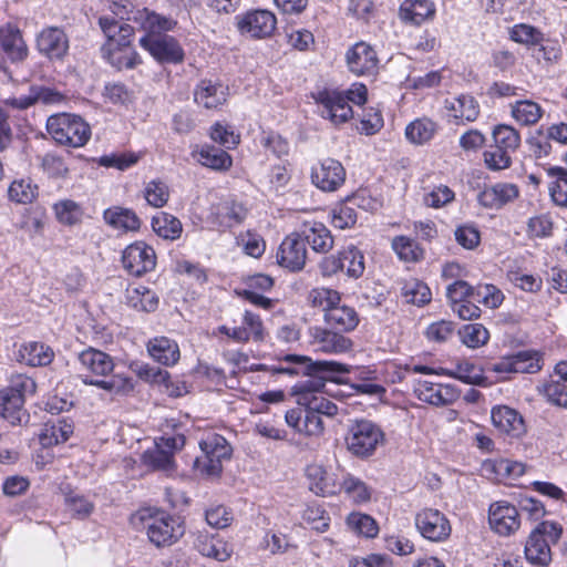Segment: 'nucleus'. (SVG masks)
I'll use <instances>...</instances> for the list:
<instances>
[{
  "label": "nucleus",
  "instance_id": "obj_1",
  "mask_svg": "<svg viewBox=\"0 0 567 567\" xmlns=\"http://www.w3.org/2000/svg\"><path fill=\"white\" fill-rule=\"evenodd\" d=\"M275 371L307 377L291 386L290 393L299 406L288 410L285 421L299 435L309 439L321 437L324 433L321 416L333 417L339 413L338 405L322 395L326 379L331 374L348 373V365L332 360L312 361L307 355L287 354Z\"/></svg>",
  "mask_w": 567,
  "mask_h": 567
},
{
  "label": "nucleus",
  "instance_id": "obj_2",
  "mask_svg": "<svg viewBox=\"0 0 567 567\" xmlns=\"http://www.w3.org/2000/svg\"><path fill=\"white\" fill-rule=\"evenodd\" d=\"M445 297L452 312L461 320H477L482 316V303L489 309H497L503 303V291L493 284L471 285L467 281L451 282L446 286Z\"/></svg>",
  "mask_w": 567,
  "mask_h": 567
},
{
  "label": "nucleus",
  "instance_id": "obj_3",
  "mask_svg": "<svg viewBox=\"0 0 567 567\" xmlns=\"http://www.w3.org/2000/svg\"><path fill=\"white\" fill-rule=\"evenodd\" d=\"M564 527L556 520H542L529 533L524 548L525 558L535 567H548L553 560L551 546L556 545Z\"/></svg>",
  "mask_w": 567,
  "mask_h": 567
},
{
  "label": "nucleus",
  "instance_id": "obj_4",
  "mask_svg": "<svg viewBox=\"0 0 567 567\" xmlns=\"http://www.w3.org/2000/svg\"><path fill=\"white\" fill-rule=\"evenodd\" d=\"M493 143L483 153L485 166L493 172L512 166V155L519 148L522 137L518 130L509 124H497L492 130Z\"/></svg>",
  "mask_w": 567,
  "mask_h": 567
},
{
  "label": "nucleus",
  "instance_id": "obj_5",
  "mask_svg": "<svg viewBox=\"0 0 567 567\" xmlns=\"http://www.w3.org/2000/svg\"><path fill=\"white\" fill-rule=\"evenodd\" d=\"M199 449L202 454L194 461L195 471L204 477H219L224 462L233 456L230 443L221 434L209 432L199 441Z\"/></svg>",
  "mask_w": 567,
  "mask_h": 567
},
{
  "label": "nucleus",
  "instance_id": "obj_6",
  "mask_svg": "<svg viewBox=\"0 0 567 567\" xmlns=\"http://www.w3.org/2000/svg\"><path fill=\"white\" fill-rule=\"evenodd\" d=\"M344 442L351 455L365 460L385 444L386 437L381 425L368 419H357L349 425Z\"/></svg>",
  "mask_w": 567,
  "mask_h": 567
},
{
  "label": "nucleus",
  "instance_id": "obj_7",
  "mask_svg": "<svg viewBox=\"0 0 567 567\" xmlns=\"http://www.w3.org/2000/svg\"><path fill=\"white\" fill-rule=\"evenodd\" d=\"M47 132L61 146L82 147L91 138V127L80 115L58 113L47 120Z\"/></svg>",
  "mask_w": 567,
  "mask_h": 567
},
{
  "label": "nucleus",
  "instance_id": "obj_8",
  "mask_svg": "<svg viewBox=\"0 0 567 567\" xmlns=\"http://www.w3.org/2000/svg\"><path fill=\"white\" fill-rule=\"evenodd\" d=\"M238 33L252 40L270 38L277 28V17L267 9H251L235 17Z\"/></svg>",
  "mask_w": 567,
  "mask_h": 567
},
{
  "label": "nucleus",
  "instance_id": "obj_9",
  "mask_svg": "<svg viewBox=\"0 0 567 567\" xmlns=\"http://www.w3.org/2000/svg\"><path fill=\"white\" fill-rule=\"evenodd\" d=\"M307 342L316 352L326 354H342L353 348V341L349 337L327 324L310 326L307 330Z\"/></svg>",
  "mask_w": 567,
  "mask_h": 567
},
{
  "label": "nucleus",
  "instance_id": "obj_10",
  "mask_svg": "<svg viewBox=\"0 0 567 567\" xmlns=\"http://www.w3.org/2000/svg\"><path fill=\"white\" fill-rule=\"evenodd\" d=\"M346 64L352 74L360 78H375L380 71V58L367 41H358L346 52Z\"/></svg>",
  "mask_w": 567,
  "mask_h": 567
},
{
  "label": "nucleus",
  "instance_id": "obj_11",
  "mask_svg": "<svg viewBox=\"0 0 567 567\" xmlns=\"http://www.w3.org/2000/svg\"><path fill=\"white\" fill-rule=\"evenodd\" d=\"M218 333L226 336L237 343L264 342L268 336L261 317L251 311L245 310L239 326L228 327L221 324L217 328Z\"/></svg>",
  "mask_w": 567,
  "mask_h": 567
},
{
  "label": "nucleus",
  "instance_id": "obj_12",
  "mask_svg": "<svg viewBox=\"0 0 567 567\" xmlns=\"http://www.w3.org/2000/svg\"><path fill=\"white\" fill-rule=\"evenodd\" d=\"M248 216V208L235 197H228L212 206L208 221L213 229L225 233L241 225Z\"/></svg>",
  "mask_w": 567,
  "mask_h": 567
},
{
  "label": "nucleus",
  "instance_id": "obj_13",
  "mask_svg": "<svg viewBox=\"0 0 567 567\" xmlns=\"http://www.w3.org/2000/svg\"><path fill=\"white\" fill-rule=\"evenodd\" d=\"M414 523L421 536L432 543H443L452 533L450 519L436 508L421 509L416 513Z\"/></svg>",
  "mask_w": 567,
  "mask_h": 567
},
{
  "label": "nucleus",
  "instance_id": "obj_14",
  "mask_svg": "<svg viewBox=\"0 0 567 567\" xmlns=\"http://www.w3.org/2000/svg\"><path fill=\"white\" fill-rule=\"evenodd\" d=\"M489 528L498 536L508 537L514 535L522 525L517 507L508 501H495L488 506Z\"/></svg>",
  "mask_w": 567,
  "mask_h": 567
},
{
  "label": "nucleus",
  "instance_id": "obj_15",
  "mask_svg": "<svg viewBox=\"0 0 567 567\" xmlns=\"http://www.w3.org/2000/svg\"><path fill=\"white\" fill-rule=\"evenodd\" d=\"M146 534L156 547L171 546L185 534V524L179 516L165 513L153 519Z\"/></svg>",
  "mask_w": 567,
  "mask_h": 567
},
{
  "label": "nucleus",
  "instance_id": "obj_16",
  "mask_svg": "<svg viewBox=\"0 0 567 567\" xmlns=\"http://www.w3.org/2000/svg\"><path fill=\"white\" fill-rule=\"evenodd\" d=\"M308 258V250L297 234L291 231L286 235L277 248L276 262L284 270L292 274L305 269Z\"/></svg>",
  "mask_w": 567,
  "mask_h": 567
},
{
  "label": "nucleus",
  "instance_id": "obj_17",
  "mask_svg": "<svg viewBox=\"0 0 567 567\" xmlns=\"http://www.w3.org/2000/svg\"><path fill=\"white\" fill-rule=\"evenodd\" d=\"M144 50L161 64H179L185 60L183 47L168 34H144Z\"/></svg>",
  "mask_w": 567,
  "mask_h": 567
},
{
  "label": "nucleus",
  "instance_id": "obj_18",
  "mask_svg": "<svg viewBox=\"0 0 567 567\" xmlns=\"http://www.w3.org/2000/svg\"><path fill=\"white\" fill-rule=\"evenodd\" d=\"M346 168L334 158H324L311 167V183L320 190H338L346 182Z\"/></svg>",
  "mask_w": 567,
  "mask_h": 567
},
{
  "label": "nucleus",
  "instance_id": "obj_19",
  "mask_svg": "<svg viewBox=\"0 0 567 567\" xmlns=\"http://www.w3.org/2000/svg\"><path fill=\"white\" fill-rule=\"evenodd\" d=\"M244 285L245 288L237 291L239 298L267 311L275 307V300L264 296L275 286V279L271 276L254 274L244 278Z\"/></svg>",
  "mask_w": 567,
  "mask_h": 567
},
{
  "label": "nucleus",
  "instance_id": "obj_20",
  "mask_svg": "<svg viewBox=\"0 0 567 567\" xmlns=\"http://www.w3.org/2000/svg\"><path fill=\"white\" fill-rule=\"evenodd\" d=\"M293 231L317 254H328L334 246L331 230L320 220L305 219Z\"/></svg>",
  "mask_w": 567,
  "mask_h": 567
},
{
  "label": "nucleus",
  "instance_id": "obj_21",
  "mask_svg": "<svg viewBox=\"0 0 567 567\" xmlns=\"http://www.w3.org/2000/svg\"><path fill=\"white\" fill-rule=\"evenodd\" d=\"M481 471L486 478L494 483L514 485L515 481L525 474L526 465L504 457L487 458L482 463Z\"/></svg>",
  "mask_w": 567,
  "mask_h": 567
},
{
  "label": "nucleus",
  "instance_id": "obj_22",
  "mask_svg": "<svg viewBox=\"0 0 567 567\" xmlns=\"http://www.w3.org/2000/svg\"><path fill=\"white\" fill-rule=\"evenodd\" d=\"M444 111L449 123L466 125L481 114L478 101L471 94L462 93L444 100Z\"/></svg>",
  "mask_w": 567,
  "mask_h": 567
},
{
  "label": "nucleus",
  "instance_id": "obj_23",
  "mask_svg": "<svg viewBox=\"0 0 567 567\" xmlns=\"http://www.w3.org/2000/svg\"><path fill=\"white\" fill-rule=\"evenodd\" d=\"M315 100L323 107L322 114L334 124H343L352 118L353 111L342 92L323 89L318 91Z\"/></svg>",
  "mask_w": 567,
  "mask_h": 567
},
{
  "label": "nucleus",
  "instance_id": "obj_24",
  "mask_svg": "<svg viewBox=\"0 0 567 567\" xmlns=\"http://www.w3.org/2000/svg\"><path fill=\"white\" fill-rule=\"evenodd\" d=\"M99 24L107 38L105 49L111 55L117 52H126L134 37V29L124 22L103 16L99 19Z\"/></svg>",
  "mask_w": 567,
  "mask_h": 567
},
{
  "label": "nucleus",
  "instance_id": "obj_25",
  "mask_svg": "<svg viewBox=\"0 0 567 567\" xmlns=\"http://www.w3.org/2000/svg\"><path fill=\"white\" fill-rule=\"evenodd\" d=\"M305 476L309 489L313 494L321 497L340 495V480L334 473H330L322 464H308L305 468Z\"/></svg>",
  "mask_w": 567,
  "mask_h": 567
},
{
  "label": "nucleus",
  "instance_id": "obj_26",
  "mask_svg": "<svg viewBox=\"0 0 567 567\" xmlns=\"http://www.w3.org/2000/svg\"><path fill=\"white\" fill-rule=\"evenodd\" d=\"M37 48L45 58L62 61L69 52L70 42L63 29L47 27L37 37Z\"/></svg>",
  "mask_w": 567,
  "mask_h": 567
},
{
  "label": "nucleus",
  "instance_id": "obj_27",
  "mask_svg": "<svg viewBox=\"0 0 567 567\" xmlns=\"http://www.w3.org/2000/svg\"><path fill=\"white\" fill-rule=\"evenodd\" d=\"M491 419L493 426L506 436L520 439L527 431L523 415L508 405L493 406Z\"/></svg>",
  "mask_w": 567,
  "mask_h": 567
},
{
  "label": "nucleus",
  "instance_id": "obj_28",
  "mask_svg": "<svg viewBox=\"0 0 567 567\" xmlns=\"http://www.w3.org/2000/svg\"><path fill=\"white\" fill-rule=\"evenodd\" d=\"M414 393L420 401L435 406L451 405L461 396L456 386L430 381H420Z\"/></svg>",
  "mask_w": 567,
  "mask_h": 567
},
{
  "label": "nucleus",
  "instance_id": "obj_29",
  "mask_svg": "<svg viewBox=\"0 0 567 567\" xmlns=\"http://www.w3.org/2000/svg\"><path fill=\"white\" fill-rule=\"evenodd\" d=\"M398 17L405 25L421 27L435 19L436 4L433 0H403Z\"/></svg>",
  "mask_w": 567,
  "mask_h": 567
},
{
  "label": "nucleus",
  "instance_id": "obj_30",
  "mask_svg": "<svg viewBox=\"0 0 567 567\" xmlns=\"http://www.w3.org/2000/svg\"><path fill=\"white\" fill-rule=\"evenodd\" d=\"M228 95V86L209 79H202L194 90V101L206 110H221L227 103Z\"/></svg>",
  "mask_w": 567,
  "mask_h": 567
},
{
  "label": "nucleus",
  "instance_id": "obj_31",
  "mask_svg": "<svg viewBox=\"0 0 567 567\" xmlns=\"http://www.w3.org/2000/svg\"><path fill=\"white\" fill-rule=\"evenodd\" d=\"M194 547L200 555L218 561L228 560L234 553L231 543L219 534H212L207 530L197 532Z\"/></svg>",
  "mask_w": 567,
  "mask_h": 567
},
{
  "label": "nucleus",
  "instance_id": "obj_32",
  "mask_svg": "<svg viewBox=\"0 0 567 567\" xmlns=\"http://www.w3.org/2000/svg\"><path fill=\"white\" fill-rule=\"evenodd\" d=\"M519 196V188L514 183H496L485 186L477 195L481 206L499 209Z\"/></svg>",
  "mask_w": 567,
  "mask_h": 567
},
{
  "label": "nucleus",
  "instance_id": "obj_33",
  "mask_svg": "<svg viewBox=\"0 0 567 567\" xmlns=\"http://www.w3.org/2000/svg\"><path fill=\"white\" fill-rule=\"evenodd\" d=\"M144 382L172 398H179L188 393V386L183 380H172L171 373L162 368L144 364Z\"/></svg>",
  "mask_w": 567,
  "mask_h": 567
},
{
  "label": "nucleus",
  "instance_id": "obj_34",
  "mask_svg": "<svg viewBox=\"0 0 567 567\" xmlns=\"http://www.w3.org/2000/svg\"><path fill=\"white\" fill-rule=\"evenodd\" d=\"M323 322L346 336L357 329L360 317L354 307L340 302L323 313Z\"/></svg>",
  "mask_w": 567,
  "mask_h": 567
},
{
  "label": "nucleus",
  "instance_id": "obj_35",
  "mask_svg": "<svg viewBox=\"0 0 567 567\" xmlns=\"http://www.w3.org/2000/svg\"><path fill=\"white\" fill-rule=\"evenodd\" d=\"M0 49L12 62L23 61L28 56V47L21 31L12 24L0 28Z\"/></svg>",
  "mask_w": 567,
  "mask_h": 567
},
{
  "label": "nucleus",
  "instance_id": "obj_36",
  "mask_svg": "<svg viewBox=\"0 0 567 567\" xmlns=\"http://www.w3.org/2000/svg\"><path fill=\"white\" fill-rule=\"evenodd\" d=\"M147 352L157 363L165 367L175 365L181 358L178 343L167 337H155L147 342Z\"/></svg>",
  "mask_w": 567,
  "mask_h": 567
},
{
  "label": "nucleus",
  "instance_id": "obj_37",
  "mask_svg": "<svg viewBox=\"0 0 567 567\" xmlns=\"http://www.w3.org/2000/svg\"><path fill=\"white\" fill-rule=\"evenodd\" d=\"M363 192L353 194L346 202L338 203L331 210V224L338 229H349L354 227L358 220V214L354 206H360Z\"/></svg>",
  "mask_w": 567,
  "mask_h": 567
},
{
  "label": "nucleus",
  "instance_id": "obj_38",
  "mask_svg": "<svg viewBox=\"0 0 567 567\" xmlns=\"http://www.w3.org/2000/svg\"><path fill=\"white\" fill-rule=\"evenodd\" d=\"M530 58L543 69L558 64L563 59V49L557 39L547 38L546 34L530 50Z\"/></svg>",
  "mask_w": 567,
  "mask_h": 567
},
{
  "label": "nucleus",
  "instance_id": "obj_39",
  "mask_svg": "<svg viewBox=\"0 0 567 567\" xmlns=\"http://www.w3.org/2000/svg\"><path fill=\"white\" fill-rule=\"evenodd\" d=\"M197 162L216 172H228L233 167V156L220 147L203 145L195 154Z\"/></svg>",
  "mask_w": 567,
  "mask_h": 567
},
{
  "label": "nucleus",
  "instance_id": "obj_40",
  "mask_svg": "<svg viewBox=\"0 0 567 567\" xmlns=\"http://www.w3.org/2000/svg\"><path fill=\"white\" fill-rule=\"evenodd\" d=\"M391 248L398 258L406 264H417L425 258V249L421 244L405 235L393 237Z\"/></svg>",
  "mask_w": 567,
  "mask_h": 567
},
{
  "label": "nucleus",
  "instance_id": "obj_41",
  "mask_svg": "<svg viewBox=\"0 0 567 567\" xmlns=\"http://www.w3.org/2000/svg\"><path fill=\"white\" fill-rule=\"evenodd\" d=\"M339 487L340 494L343 493L355 505H362L371 501L372 488L351 473L342 475Z\"/></svg>",
  "mask_w": 567,
  "mask_h": 567
},
{
  "label": "nucleus",
  "instance_id": "obj_42",
  "mask_svg": "<svg viewBox=\"0 0 567 567\" xmlns=\"http://www.w3.org/2000/svg\"><path fill=\"white\" fill-rule=\"evenodd\" d=\"M79 362L83 370L94 375H107L114 368L113 360L109 354L92 348L80 353Z\"/></svg>",
  "mask_w": 567,
  "mask_h": 567
},
{
  "label": "nucleus",
  "instance_id": "obj_43",
  "mask_svg": "<svg viewBox=\"0 0 567 567\" xmlns=\"http://www.w3.org/2000/svg\"><path fill=\"white\" fill-rule=\"evenodd\" d=\"M54 358L53 350L37 341H30L22 344L19 349V360L31 367H44L52 362Z\"/></svg>",
  "mask_w": 567,
  "mask_h": 567
},
{
  "label": "nucleus",
  "instance_id": "obj_44",
  "mask_svg": "<svg viewBox=\"0 0 567 567\" xmlns=\"http://www.w3.org/2000/svg\"><path fill=\"white\" fill-rule=\"evenodd\" d=\"M544 115V109L533 100H519L511 104V116L522 126H533Z\"/></svg>",
  "mask_w": 567,
  "mask_h": 567
},
{
  "label": "nucleus",
  "instance_id": "obj_45",
  "mask_svg": "<svg viewBox=\"0 0 567 567\" xmlns=\"http://www.w3.org/2000/svg\"><path fill=\"white\" fill-rule=\"evenodd\" d=\"M73 433V425L65 419L47 422L39 434L40 443L44 446H52L64 443Z\"/></svg>",
  "mask_w": 567,
  "mask_h": 567
},
{
  "label": "nucleus",
  "instance_id": "obj_46",
  "mask_svg": "<svg viewBox=\"0 0 567 567\" xmlns=\"http://www.w3.org/2000/svg\"><path fill=\"white\" fill-rule=\"evenodd\" d=\"M103 218L107 225L116 230L133 231L140 228V218L131 209L111 207L104 210Z\"/></svg>",
  "mask_w": 567,
  "mask_h": 567
},
{
  "label": "nucleus",
  "instance_id": "obj_47",
  "mask_svg": "<svg viewBox=\"0 0 567 567\" xmlns=\"http://www.w3.org/2000/svg\"><path fill=\"white\" fill-rule=\"evenodd\" d=\"M439 125L430 117L423 116L410 122L405 127V137L409 142L423 145L436 134Z\"/></svg>",
  "mask_w": 567,
  "mask_h": 567
},
{
  "label": "nucleus",
  "instance_id": "obj_48",
  "mask_svg": "<svg viewBox=\"0 0 567 567\" xmlns=\"http://www.w3.org/2000/svg\"><path fill=\"white\" fill-rule=\"evenodd\" d=\"M342 261V271L351 279H359L365 270V258L362 250L354 245H349L339 250Z\"/></svg>",
  "mask_w": 567,
  "mask_h": 567
},
{
  "label": "nucleus",
  "instance_id": "obj_49",
  "mask_svg": "<svg viewBox=\"0 0 567 567\" xmlns=\"http://www.w3.org/2000/svg\"><path fill=\"white\" fill-rule=\"evenodd\" d=\"M347 527L358 537L375 538L380 527L378 522L369 514L351 512L346 518Z\"/></svg>",
  "mask_w": 567,
  "mask_h": 567
},
{
  "label": "nucleus",
  "instance_id": "obj_50",
  "mask_svg": "<svg viewBox=\"0 0 567 567\" xmlns=\"http://www.w3.org/2000/svg\"><path fill=\"white\" fill-rule=\"evenodd\" d=\"M154 233L167 240H176L181 237L183 226L181 220L172 214L159 212L152 218Z\"/></svg>",
  "mask_w": 567,
  "mask_h": 567
},
{
  "label": "nucleus",
  "instance_id": "obj_51",
  "mask_svg": "<svg viewBox=\"0 0 567 567\" xmlns=\"http://www.w3.org/2000/svg\"><path fill=\"white\" fill-rule=\"evenodd\" d=\"M447 374L466 384L486 385L484 370L468 359L458 360Z\"/></svg>",
  "mask_w": 567,
  "mask_h": 567
},
{
  "label": "nucleus",
  "instance_id": "obj_52",
  "mask_svg": "<svg viewBox=\"0 0 567 567\" xmlns=\"http://www.w3.org/2000/svg\"><path fill=\"white\" fill-rule=\"evenodd\" d=\"M515 374H535L544 367V354L539 350L527 349L513 353Z\"/></svg>",
  "mask_w": 567,
  "mask_h": 567
},
{
  "label": "nucleus",
  "instance_id": "obj_53",
  "mask_svg": "<svg viewBox=\"0 0 567 567\" xmlns=\"http://www.w3.org/2000/svg\"><path fill=\"white\" fill-rule=\"evenodd\" d=\"M401 296L408 303L423 307L431 302L432 291L422 280L416 278L408 279L401 287Z\"/></svg>",
  "mask_w": 567,
  "mask_h": 567
},
{
  "label": "nucleus",
  "instance_id": "obj_54",
  "mask_svg": "<svg viewBox=\"0 0 567 567\" xmlns=\"http://www.w3.org/2000/svg\"><path fill=\"white\" fill-rule=\"evenodd\" d=\"M342 301L340 291L328 287H315L307 295V303L315 309L328 312L333 306Z\"/></svg>",
  "mask_w": 567,
  "mask_h": 567
},
{
  "label": "nucleus",
  "instance_id": "obj_55",
  "mask_svg": "<svg viewBox=\"0 0 567 567\" xmlns=\"http://www.w3.org/2000/svg\"><path fill=\"white\" fill-rule=\"evenodd\" d=\"M545 33L537 27L519 22L508 29L509 40L525 47L528 51L536 45Z\"/></svg>",
  "mask_w": 567,
  "mask_h": 567
},
{
  "label": "nucleus",
  "instance_id": "obj_56",
  "mask_svg": "<svg viewBox=\"0 0 567 567\" xmlns=\"http://www.w3.org/2000/svg\"><path fill=\"white\" fill-rule=\"evenodd\" d=\"M547 175L553 177L549 185V195L555 205L567 208V168L553 166L547 169Z\"/></svg>",
  "mask_w": 567,
  "mask_h": 567
},
{
  "label": "nucleus",
  "instance_id": "obj_57",
  "mask_svg": "<svg viewBox=\"0 0 567 567\" xmlns=\"http://www.w3.org/2000/svg\"><path fill=\"white\" fill-rule=\"evenodd\" d=\"M460 341L470 349H480L486 346L491 334L482 323H466L457 331Z\"/></svg>",
  "mask_w": 567,
  "mask_h": 567
},
{
  "label": "nucleus",
  "instance_id": "obj_58",
  "mask_svg": "<svg viewBox=\"0 0 567 567\" xmlns=\"http://www.w3.org/2000/svg\"><path fill=\"white\" fill-rule=\"evenodd\" d=\"M144 466L152 472H164L171 474L176 468L175 458L171 452L155 445L153 450L144 452Z\"/></svg>",
  "mask_w": 567,
  "mask_h": 567
},
{
  "label": "nucleus",
  "instance_id": "obj_59",
  "mask_svg": "<svg viewBox=\"0 0 567 567\" xmlns=\"http://www.w3.org/2000/svg\"><path fill=\"white\" fill-rule=\"evenodd\" d=\"M23 404L24 400L21 399V394L6 389L0 391V415L10 423L16 424L21 421Z\"/></svg>",
  "mask_w": 567,
  "mask_h": 567
},
{
  "label": "nucleus",
  "instance_id": "obj_60",
  "mask_svg": "<svg viewBox=\"0 0 567 567\" xmlns=\"http://www.w3.org/2000/svg\"><path fill=\"white\" fill-rule=\"evenodd\" d=\"M506 277L514 287L522 291L537 293L543 289L540 276L527 274L519 267L507 270Z\"/></svg>",
  "mask_w": 567,
  "mask_h": 567
},
{
  "label": "nucleus",
  "instance_id": "obj_61",
  "mask_svg": "<svg viewBox=\"0 0 567 567\" xmlns=\"http://www.w3.org/2000/svg\"><path fill=\"white\" fill-rule=\"evenodd\" d=\"M538 394L548 404L567 410V388L550 377L538 386Z\"/></svg>",
  "mask_w": 567,
  "mask_h": 567
},
{
  "label": "nucleus",
  "instance_id": "obj_62",
  "mask_svg": "<svg viewBox=\"0 0 567 567\" xmlns=\"http://www.w3.org/2000/svg\"><path fill=\"white\" fill-rule=\"evenodd\" d=\"M210 140L226 150H235L240 144V134L229 124L215 122L208 133Z\"/></svg>",
  "mask_w": 567,
  "mask_h": 567
},
{
  "label": "nucleus",
  "instance_id": "obj_63",
  "mask_svg": "<svg viewBox=\"0 0 567 567\" xmlns=\"http://www.w3.org/2000/svg\"><path fill=\"white\" fill-rule=\"evenodd\" d=\"M9 198L19 204L32 203L38 196V186L30 178L16 179L8 189Z\"/></svg>",
  "mask_w": 567,
  "mask_h": 567
},
{
  "label": "nucleus",
  "instance_id": "obj_64",
  "mask_svg": "<svg viewBox=\"0 0 567 567\" xmlns=\"http://www.w3.org/2000/svg\"><path fill=\"white\" fill-rule=\"evenodd\" d=\"M260 144L267 152H270L278 158L287 156L290 152L288 140L272 130L262 131Z\"/></svg>",
  "mask_w": 567,
  "mask_h": 567
}]
</instances>
